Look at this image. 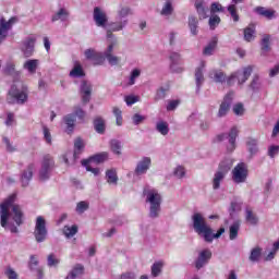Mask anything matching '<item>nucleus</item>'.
<instances>
[{
  "instance_id": "23",
  "label": "nucleus",
  "mask_w": 279,
  "mask_h": 279,
  "mask_svg": "<svg viewBox=\"0 0 279 279\" xmlns=\"http://www.w3.org/2000/svg\"><path fill=\"white\" fill-rule=\"evenodd\" d=\"M36 45V39L28 37L22 47V51L25 56V58H31V56L34 54V46Z\"/></svg>"
},
{
  "instance_id": "7",
  "label": "nucleus",
  "mask_w": 279,
  "mask_h": 279,
  "mask_svg": "<svg viewBox=\"0 0 279 279\" xmlns=\"http://www.w3.org/2000/svg\"><path fill=\"white\" fill-rule=\"evenodd\" d=\"M128 26V20L120 21V22H109L107 27L105 28L107 32V40L108 43L119 44V39L114 36V32H122L124 27Z\"/></svg>"
},
{
  "instance_id": "43",
  "label": "nucleus",
  "mask_w": 279,
  "mask_h": 279,
  "mask_svg": "<svg viewBox=\"0 0 279 279\" xmlns=\"http://www.w3.org/2000/svg\"><path fill=\"white\" fill-rule=\"evenodd\" d=\"M156 130L162 136H167V134H169V124L165 121H159L156 124Z\"/></svg>"
},
{
  "instance_id": "2",
  "label": "nucleus",
  "mask_w": 279,
  "mask_h": 279,
  "mask_svg": "<svg viewBox=\"0 0 279 279\" xmlns=\"http://www.w3.org/2000/svg\"><path fill=\"white\" fill-rule=\"evenodd\" d=\"M192 228L198 236L204 239L205 243H213L215 239H220L221 234L226 232V228H220L217 233L213 232V228L209 227L206 218L201 213H194L192 215Z\"/></svg>"
},
{
  "instance_id": "57",
  "label": "nucleus",
  "mask_w": 279,
  "mask_h": 279,
  "mask_svg": "<svg viewBox=\"0 0 279 279\" xmlns=\"http://www.w3.org/2000/svg\"><path fill=\"white\" fill-rule=\"evenodd\" d=\"M175 178L182 179L184 175H186V170H184V167L178 166L173 171Z\"/></svg>"
},
{
  "instance_id": "36",
  "label": "nucleus",
  "mask_w": 279,
  "mask_h": 279,
  "mask_svg": "<svg viewBox=\"0 0 279 279\" xmlns=\"http://www.w3.org/2000/svg\"><path fill=\"white\" fill-rule=\"evenodd\" d=\"M260 256H263V248H260V246L254 247L251 250L248 260H251V263H258Z\"/></svg>"
},
{
  "instance_id": "19",
  "label": "nucleus",
  "mask_w": 279,
  "mask_h": 279,
  "mask_svg": "<svg viewBox=\"0 0 279 279\" xmlns=\"http://www.w3.org/2000/svg\"><path fill=\"white\" fill-rule=\"evenodd\" d=\"M230 106H232V95L228 94L220 104L217 113L218 119H222V117H226L230 112Z\"/></svg>"
},
{
  "instance_id": "6",
  "label": "nucleus",
  "mask_w": 279,
  "mask_h": 279,
  "mask_svg": "<svg viewBox=\"0 0 279 279\" xmlns=\"http://www.w3.org/2000/svg\"><path fill=\"white\" fill-rule=\"evenodd\" d=\"M248 173L250 171L247 169V163L240 162L233 168L231 172L232 181L234 184H244V182H247Z\"/></svg>"
},
{
  "instance_id": "42",
  "label": "nucleus",
  "mask_w": 279,
  "mask_h": 279,
  "mask_svg": "<svg viewBox=\"0 0 279 279\" xmlns=\"http://www.w3.org/2000/svg\"><path fill=\"white\" fill-rule=\"evenodd\" d=\"M246 145H247V148H248V151L252 156L258 154V141L254 140V138H250L247 142H246Z\"/></svg>"
},
{
  "instance_id": "48",
  "label": "nucleus",
  "mask_w": 279,
  "mask_h": 279,
  "mask_svg": "<svg viewBox=\"0 0 279 279\" xmlns=\"http://www.w3.org/2000/svg\"><path fill=\"white\" fill-rule=\"evenodd\" d=\"M269 40H271V36L270 35H264L263 39H262V51H270L271 47L269 46Z\"/></svg>"
},
{
  "instance_id": "12",
  "label": "nucleus",
  "mask_w": 279,
  "mask_h": 279,
  "mask_svg": "<svg viewBox=\"0 0 279 279\" xmlns=\"http://www.w3.org/2000/svg\"><path fill=\"white\" fill-rule=\"evenodd\" d=\"M117 41L108 43V47L104 52V56L110 66H117L121 62V58L112 54L114 48L118 46Z\"/></svg>"
},
{
  "instance_id": "1",
  "label": "nucleus",
  "mask_w": 279,
  "mask_h": 279,
  "mask_svg": "<svg viewBox=\"0 0 279 279\" xmlns=\"http://www.w3.org/2000/svg\"><path fill=\"white\" fill-rule=\"evenodd\" d=\"M14 202L16 194H11L0 204V223L4 230L19 234V226H23V209Z\"/></svg>"
},
{
  "instance_id": "50",
  "label": "nucleus",
  "mask_w": 279,
  "mask_h": 279,
  "mask_svg": "<svg viewBox=\"0 0 279 279\" xmlns=\"http://www.w3.org/2000/svg\"><path fill=\"white\" fill-rule=\"evenodd\" d=\"M87 209L88 203L86 201H81L77 203L75 211L77 213V215H84Z\"/></svg>"
},
{
  "instance_id": "8",
  "label": "nucleus",
  "mask_w": 279,
  "mask_h": 279,
  "mask_svg": "<svg viewBox=\"0 0 279 279\" xmlns=\"http://www.w3.org/2000/svg\"><path fill=\"white\" fill-rule=\"evenodd\" d=\"M56 162L53 158L49 155H46L41 161V169L39 170V180L43 182L49 180L51 178V171H53V167Z\"/></svg>"
},
{
  "instance_id": "60",
  "label": "nucleus",
  "mask_w": 279,
  "mask_h": 279,
  "mask_svg": "<svg viewBox=\"0 0 279 279\" xmlns=\"http://www.w3.org/2000/svg\"><path fill=\"white\" fill-rule=\"evenodd\" d=\"M96 54H97V50L93 48L86 49L84 52L86 60H95Z\"/></svg>"
},
{
  "instance_id": "20",
  "label": "nucleus",
  "mask_w": 279,
  "mask_h": 279,
  "mask_svg": "<svg viewBox=\"0 0 279 279\" xmlns=\"http://www.w3.org/2000/svg\"><path fill=\"white\" fill-rule=\"evenodd\" d=\"M204 69H206V61H201L199 66L195 70L196 93H199V88L204 84Z\"/></svg>"
},
{
  "instance_id": "53",
  "label": "nucleus",
  "mask_w": 279,
  "mask_h": 279,
  "mask_svg": "<svg viewBox=\"0 0 279 279\" xmlns=\"http://www.w3.org/2000/svg\"><path fill=\"white\" fill-rule=\"evenodd\" d=\"M219 23H221V17H219V15H211L209 17V27H210V29H216L217 25H219Z\"/></svg>"
},
{
  "instance_id": "13",
  "label": "nucleus",
  "mask_w": 279,
  "mask_h": 279,
  "mask_svg": "<svg viewBox=\"0 0 279 279\" xmlns=\"http://www.w3.org/2000/svg\"><path fill=\"white\" fill-rule=\"evenodd\" d=\"M210 258H213V251H210V248L199 251L195 260L196 269H203V267H206V264L210 262Z\"/></svg>"
},
{
  "instance_id": "16",
  "label": "nucleus",
  "mask_w": 279,
  "mask_h": 279,
  "mask_svg": "<svg viewBox=\"0 0 279 279\" xmlns=\"http://www.w3.org/2000/svg\"><path fill=\"white\" fill-rule=\"evenodd\" d=\"M16 23V17H11L9 21L4 19L0 20V43H3L5 36H8V32L12 29V26Z\"/></svg>"
},
{
  "instance_id": "59",
  "label": "nucleus",
  "mask_w": 279,
  "mask_h": 279,
  "mask_svg": "<svg viewBox=\"0 0 279 279\" xmlns=\"http://www.w3.org/2000/svg\"><path fill=\"white\" fill-rule=\"evenodd\" d=\"M145 119H147L145 116H141V113H135V114L132 117V122H133L135 125H141V123H143V121H145Z\"/></svg>"
},
{
  "instance_id": "51",
  "label": "nucleus",
  "mask_w": 279,
  "mask_h": 279,
  "mask_svg": "<svg viewBox=\"0 0 279 279\" xmlns=\"http://www.w3.org/2000/svg\"><path fill=\"white\" fill-rule=\"evenodd\" d=\"M93 62L95 66H101V64L106 62V56L101 52H96V56L94 57Z\"/></svg>"
},
{
  "instance_id": "64",
  "label": "nucleus",
  "mask_w": 279,
  "mask_h": 279,
  "mask_svg": "<svg viewBox=\"0 0 279 279\" xmlns=\"http://www.w3.org/2000/svg\"><path fill=\"white\" fill-rule=\"evenodd\" d=\"M120 279H136V274L132 271L124 272L120 276Z\"/></svg>"
},
{
  "instance_id": "9",
  "label": "nucleus",
  "mask_w": 279,
  "mask_h": 279,
  "mask_svg": "<svg viewBox=\"0 0 279 279\" xmlns=\"http://www.w3.org/2000/svg\"><path fill=\"white\" fill-rule=\"evenodd\" d=\"M34 236L37 243H43L47 240V221L43 216L36 218Z\"/></svg>"
},
{
  "instance_id": "41",
  "label": "nucleus",
  "mask_w": 279,
  "mask_h": 279,
  "mask_svg": "<svg viewBox=\"0 0 279 279\" xmlns=\"http://www.w3.org/2000/svg\"><path fill=\"white\" fill-rule=\"evenodd\" d=\"M94 128L98 134H104L106 132V122L101 118H96L94 120Z\"/></svg>"
},
{
  "instance_id": "37",
  "label": "nucleus",
  "mask_w": 279,
  "mask_h": 279,
  "mask_svg": "<svg viewBox=\"0 0 279 279\" xmlns=\"http://www.w3.org/2000/svg\"><path fill=\"white\" fill-rule=\"evenodd\" d=\"M109 145L112 154H114L116 156H121V149H123V145L121 144V141L111 140L109 142Z\"/></svg>"
},
{
  "instance_id": "4",
  "label": "nucleus",
  "mask_w": 279,
  "mask_h": 279,
  "mask_svg": "<svg viewBox=\"0 0 279 279\" xmlns=\"http://www.w3.org/2000/svg\"><path fill=\"white\" fill-rule=\"evenodd\" d=\"M232 169V159H225L219 163L218 170L214 173L211 181L214 191L221 189V182L226 180V175Z\"/></svg>"
},
{
  "instance_id": "25",
  "label": "nucleus",
  "mask_w": 279,
  "mask_h": 279,
  "mask_svg": "<svg viewBox=\"0 0 279 279\" xmlns=\"http://www.w3.org/2000/svg\"><path fill=\"white\" fill-rule=\"evenodd\" d=\"M194 5L201 21L204 19H208V8L206 7V2H204V0H196Z\"/></svg>"
},
{
  "instance_id": "63",
  "label": "nucleus",
  "mask_w": 279,
  "mask_h": 279,
  "mask_svg": "<svg viewBox=\"0 0 279 279\" xmlns=\"http://www.w3.org/2000/svg\"><path fill=\"white\" fill-rule=\"evenodd\" d=\"M233 112L238 117H242V114L245 112V109L243 108V104H236L233 106Z\"/></svg>"
},
{
  "instance_id": "10",
  "label": "nucleus",
  "mask_w": 279,
  "mask_h": 279,
  "mask_svg": "<svg viewBox=\"0 0 279 279\" xmlns=\"http://www.w3.org/2000/svg\"><path fill=\"white\" fill-rule=\"evenodd\" d=\"M250 75H252V66L244 68L243 73L235 72L232 74L228 78L227 84L232 86V84H234V80H238V84H245L247 80H250Z\"/></svg>"
},
{
  "instance_id": "21",
  "label": "nucleus",
  "mask_w": 279,
  "mask_h": 279,
  "mask_svg": "<svg viewBox=\"0 0 279 279\" xmlns=\"http://www.w3.org/2000/svg\"><path fill=\"white\" fill-rule=\"evenodd\" d=\"M38 66H40V60L28 59L24 62L23 70L27 71L29 75H36V71H38Z\"/></svg>"
},
{
  "instance_id": "54",
  "label": "nucleus",
  "mask_w": 279,
  "mask_h": 279,
  "mask_svg": "<svg viewBox=\"0 0 279 279\" xmlns=\"http://www.w3.org/2000/svg\"><path fill=\"white\" fill-rule=\"evenodd\" d=\"M14 66L15 65L12 62L7 63L4 73H7V75H21L19 72H16Z\"/></svg>"
},
{
  "instance_id": "28",
  "label": "nucleus",
  "mask_w": 279,
  "mask_h": 279,
  "mask_svg": "<svg viewBox=\"0 0 279 279\" xmlns=\"http://www.w3.org/2000/svg\"><path fill=\"white\" fill-rule=\"evenodd\" d=\"M219 43V39L217 36L213 37L207 46L203 49V56H213L215 53V49H217V44Z\"/></svg>"
},
{
  "instance_id": "32",
  "label": "nucleus",
  "mask_w": 279,
  "mask_h": 279,
  "mask_svg": "<svg viewBox=\"0 0 279 279\" xmlns=\"http://www.w3.org/2000/svg\"><path fill=\"white\" fill-rule=\"evenodd\" d=\"M84 275V266L75 265L65 279H76Z\"/></svg>"
},
{
  "instance_id": "18",
  "label": "nucleus",
  "mask_w": 279,
  "mask_h": 279,
  "mask_svg": "<svg viewBox=\"0 0 279 279\" xmlns=\"http://www.w3.org/2000/svg\"><path fill=\"white\" fill-rule=\"evenodd\" d=\"M80 90L82 93L83 104H88L90 101V95H93V84L88 81H82Z\"/></svg>"
},
{
  "instance_id": "34",
  "label": "nucleus",
  "mask_w": 279,
  "mask_h": 279,
  "mask_svg": "<svg viewBox=\"0 0 279 279\" xmlns=\"http://www.w3.org/2000/svg\"><path fill=\"white\" fill-rule=\"evenodd\" d=\"M255 12L259 14V16H265V19H268V21H271L276 14V11L266 9L265 7H257Z\"/></svg>"
},
{
  "instance_id": "35",
  "label": "nucleus",
  "mask_w": 279,
  "mask_h": 279,
  "mask_svg": "<svg viewBox=\"0 0 279 279\" xmlns=\"http://www.w3.org/2000/svg\"><path fill=\"white\" fill-rule=\"evenodd\" d=\"M108 158V153L104 151L97 155L92 156L89 159H87V162L99 165L101 162H106V159Z\"/></svg>"
},
{
  "instance_id": "52",
  "label": "nucleus",
  "mask_w": 279,
  "mask_h": 279,
  "mask_svg": "<svg viewBox=\"0 0 279 279\" xmlns=\"http://www.w3.org/2000/svg\"><path fill=\"white\" fill-rule=\"evenodd\" d=\"M167 90H169V88L159 87L155 95V101H160V99H165V97H167Z\"/></svg>"
},
{
  "instance_id": "31",
  "label": "nucleus",
  "mask_w": 279,
  "mask_h": 279,
  "mask_svg": "<svg viewBox=\"0 0 279 279\" xmlns=\"http://www.w3.org/2000/svg\"><path fill=\"white\" fill-rule=\"evenodd\" d=\"M255 34L256 26H254V24H250L246 28H244V40H246V43H252V40L256 38Z\"/></svg>"
},
{
  "instance_id": "61",
  "label": "nucleus",
  "mask_w": 279,
  "mask_h": 279,
  "mask_svg": "<svg viewBox=\"0 0 279 279\" xmlns=\"http://www.w3.org/2000/svg\"><path fill=\"white\" fill-rule=\"evenodd\" d=\"M211 14H216V12H223V7L219 2L211 3L210 7Z\"/></svg>"
},
{
  "instance_id": "46",
  "label": "nucleus",
  "mask_w": 279,
  "mask_h": 279,
  "mask_svg": "<svg viewBox=\"0 0 279 279\" xmlns=\"http://www.w3.org/2000/svg\"><path fill=\"white\" fill-rule=\"evenodd\" d=\"M250 88L254 92V93H258V90H260V88H263V83L260 82V77H258V75H255L251 82Z\"/></svg>"
},
{
  "instance_id": "33",
  "label": "nucleus",
  "mask_w": 279,
  "mask_h": 279,
  "mask_svg": "<svg viewBox=\"0 0 279 279\" xmlns=\"http://www.w3.org/2000/svg\"><path fill=\"white\" fill-rule=\"evenodd\" d=\"M187 25L192 36H197L198 34L197 27L199 25V21L194 15H190Z\"/></svg>"
},
{
  "instance_id": "26",
  "label": "nucleus",
  "mask_w": 279,
  "mask_h": 279,
  "mask_svg": "<svg viewBox=\"0 0 279 279\" xmlns=\"http://www.w3.org/2000/svg\"><path fill=\"white\" fill-rule=\"evenodd\" d=\"M28 268L31 271H36L38 279H43V268L38 267V257L36 255H31Z\"/></svg>"
},
{
  "instance_id": "3",
  "label": "nucleus",
  "mask_w": 279,
  "mask_h": 279,
  "mask_svg": "<svg viewBox=\"0 0 279 279\" xmlns=\"http://www.w3.org/2000/svg\"><path fill=\"white\" fill-rule=\"evenodd\" d=\"M146 204H149V217L150 219H158L160 217V210L162 206V195L158 193V190L146 186L143 191Z\"/></svg>"
},
{
  "instance_id": "30",
  "label": "nucleus",
  "mask_w": 279,
  "mask_h": 279,
  "mask_svg": "<svg viewBox=\"0 0 279 279\" xmlns=\"http://www.w3.org/2000/svg\"><path fill=\"white\" fill-rule=\"evenodd\" d=\"M106 180L108 182V184H113L114 186H117L118 182H119V177L117 175V169L111 168L109 170L106 171Z\"/></svg>"
},
{
  "instance_id": "49",
  "label": "nucleus",
  "mask_w": 279,
  "mask_h": 279,
  "mask_svg": "<svg viewBox=\"0 0 279 279\" xmlns=\"http://www.w3.org/2000/svg\"><path fill=\"white\" fill-rule=\"evenodd\" d=\"M173 14V5L170 1L166 2L163 8L161 9L162 16H171Z\"/></svg>"
},
{
  "instance_id": "40",
  "label": "nucleus",
  "mask_w": 279,
  "mask_h": 279,
  "mask_svg": "<svg viewBox=\"0 0 279 279\" xmlns=\"http://www.w3.org/2000/svg\"><path fill=\"white\" fill-rule=\"evenodd\" d=\"M86 74L84 73V69H82V65L80 63H76L72 71H70V77L80 78L84 77Z\"/></svg>"
},
{
  "instance_id": "27",
  "label": "nucleus",
  "mask_w": 279,
  "mask_h": 279,
  "mask_svg": "<svg viewBox=\"0 0 279 279\" xmlns=\"http://www.w3.org/2000/svg\"><path fill=\"white\" fill-rule=\"evenodd\" d=\"M63 122L65 124L66 134H73V130H75V114L70 113L64 116Z\"/></svg>"
},
{
  "instance_id": "55",
  "label": "nucleus",
  "mask_w": 279,
  "mask_h": 279,
  "mask_svg": "<svg viewBox=\"0 0 279 279\" xmlns=\"http://www.w3.org/2000/svg\"><path fill=\"white\" fill-rule=\"evenodd\" d=\"M228 12L231 14L234 23H239V13L236 12V7L234 4L228 7Z\"/></svg>"
},
{
  "instance_id": "14",
  "label": "nucleus",
  "mask_w": 279,
  "mask_h": 279,
  "mask_svg": "<svg viewBox=\"0 0 279 279\" xmlns=\"http://www.w3.org/2000/svg\"><path fill=\"white\" fill-rule=\"evenodd\" d=\"M151 167V158L149 157H143L140 161H137L134 175L137 178L141 175H145L147 173L148 169Z\"/></svg>"
},
{
  "instance_id": "62",
  "label": "nucleus",
  "mask_w": 279,
  "mask_h": 279,
  "mask_svg": "<svg viewBox=\"0 0 279 279\" xmlns=\"http://www.w3.org/2000/svg\"><path fill=\"white\" fill-rule=\"evenodd\" d=\"M84 167H86L87 171H90V173L98 175L99 174V168H93V163L88 162V161H84L83 162Z\"/></svg>"
},
{
  "instance_id": "11",
  "label": "nucleus",
  "mask_w": 279,
  "mask_h": 279,
  "mask_svg": "<svg viewBox=\"0 0 279 279\" xmlns=\"http://www.w3.org/2000/svg\"><path fill=\"white\" fill-rule=\"evenodd\" d=\"M236 136H239V129L236 126H233L229 134L222 133L217 136L218 141H226V138H229V146L228 151H234L236 148Z\"/></svg>"
},
{
  "instance_id": "38",
  "label": "nucleus",
  "mask_w": 279,
  "mask_h": 279,
  "mask_svg": "<svg viewBox=\"0 0 279 279\" xmlns=\"http://www.w3.org/2000/svg\"><path fill=\"white\" fill-rule=\"evenodd\" d=\"M241 229V222L235 221L229 228V239L230 241H234L236 236H239V230Z\"/></svg>"
},
{
  "instance_id": "22",
  "label": "nucleus",
  "mask_w": 279,
  "mask_h": 279,
  "mask_svg": "<svg viewBox=\"0 0 279 279\" xmlns=\"http://www.w3.org/2000/svg\"><path fill=\"white\" fill-rule=\"evenodd\" d=\"M180 60H181V56L178 52H172L170 54V69L172 73H182V71H184L183 66H180L178 64H180Z\"/></svg>"
},
{
  "instance_id": "56",
  "label": "nucleus",
  "mask_w": 279,
  "mask_h": 279,
  "mask_svg": "<svg viewBox=\"0 0 279 279\" xmlns=\"http://www.w3.org/2000/svg\"><path fill=\"white\" fill-rule=\"evenodd\" d=\"M124 101L126 106H134V104L138 101V96H135V95L125 96Z\"/></svg>"
},
{
  "instance_id": "44",
  "label": "nucleus",
  "mask_w": 279,
  "mask_h": 279,
  "mask_svg": "<svg viewBox=\"0 0 279 279\" xmlns=\"http://www.w3.org/2000/svg\"><path fill=\"white\" fill-rule=\"evenodd\" d=\"M163 265L165 264L162 262H156L155 264H153V266H151L153 278H158V276H160V274H162Z\"/></svg>"
},
{
  "instance_id": "47",
  "label": "nucleus",
  "mask_w": 279,
  "mask_h": 279,
  "mask_svg": "<svg viewBox=\"0 0 279 279\" xmlns=\"http://www.w3.org/2000/svg\"><path fill=\"white\" fill-rule=\"evenodd\" d=\"M138 77H141V70L140 69L132 70L128 85L134 86L136 84V80H138Z\"/></svg>"
},
{
  "instance_id": "15",
  "label": "nucleus",
  "mask_w": 279,
  "mask_h": 279,
  "mask_svg": "<svg viewBox=\"0 0 279 279\" xmlns=\"http://www.w3.org/2000/svg\"><path fill=\"white\" fill-rule=\"evenodd\" d=\"M93 16L97 27H101L102 29H106V27H108V15L106 14V12L100 10L99 7H96L94 9Z\"/></svg>"
},
{
  "instance_id": "17",
  "label": "nucleus",
  "mask_w": 279,
  "mask_h": 279,
  "mask_svg": "<svg viewBox=\"0 0 279 279\" xmlns=\"http://www.w3.org/2000/svg\"><path fill=\"white\" fill-rule=\"evenodd\" d=\"M34 169H36V166L34 163H31L22 172L20 179L22 186H29V182H32V179L34 178Z\"/></svg>"
},
{
  "instance_id": "58",
  "label": "nucleus",
  "mask_w": 279,
  "mask_h": 279,
  "mask_svg": "<svg viewBox=\"0 0 279 279\" xmlns=\"http://www.w3.org/2000/svg\"><path fill=\"white\" fill-rule=\"evenodd\" d=\"M279 154V146L278 145H271L268 148V156L270 158H276V156H278Z\"/></svg>"
},
{
  "instance_id": "29",
  "label": "nucleus",
  "mask_w": 279,
  "mask_h": 279,
  "mask_svg": "<svg viewBox=\"0 0 279 279\" xmlns=\"http://www.w3.org/2000/svg\"><path fill=\"white\" fill-rule=\"evenodd\" d=\"M245 220L250 226H257L258 225V216L255 215L252 207L245 208Z\"/></svg>"
},
{
  "instance_id": "5",
  "label": "nucleus",
  "mask_w": 279,
  "mask_h": 279,
  "mask_svg": "<svg viewBox=\"0 0 279 279\" xmlns=\"http://www.w3.org/2000/svg\"><path fill=\"white\" fill-rule=\"evenodd\" d=\"M24 104L27 101V86L23 85V83H16L11 86L9 90L8 102L9 104Z\"/></svg>"
},
{
  "instance_id": "39",
  "label": "nucleus",
  "mask_w": 279,
  "mask_h": 279,
  "mask_svg": "<svg viewBox=\"0 0 279 279\" xmlns=\"http://www.w3.org/2000/svg\"><path fill=\"white\" fill-rule=\"evenodd\" d=\"M84 147H85L84 140H82V137H77L74 141V158H77V156L82 154V151L84 150Z\"/></svg>"
},
{
  "instance_id": "24",
  "label": "nucleus",
  "mask_w": 279,
  "mask_h": 279,
  "mask_svg": "<svg viewBox=\"0 0 279 279\" xmlns=\"http://www.w3.org/2000/svg\"><path fill=\"white\" fill-rule=\"evenodd\" d=\"M69 16H71L69 10L61 8L52 15L51 21L52 23H56V21H61L62 23H64L69 21Z\"/></svg>"
},
{
  "instance_id": "45",
  "label": "nucleus",
  "mask_w": 279,
  "mask_h": 279,
  "mask_svg": "<svg viewBox=\"0 0 279 279\" xmlns=\"http://www.w3.org/2000/svg\"><path fill=\"white\" fill-rule=\"evenodd\" d=\"M63 234L64 236H66V239H72V236H75V234H77V226H64Z\"/></svg>"
}]
</instances>
